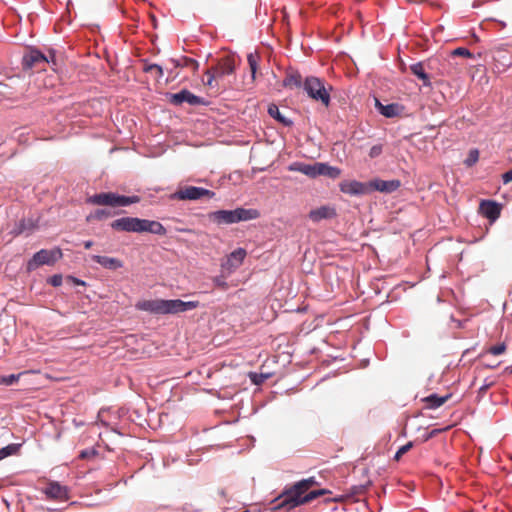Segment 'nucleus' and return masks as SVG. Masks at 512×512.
Masks as SVG:
<instances>
[{
    "instance_id": "1",
    "label": "nucleus",
    "mask_w": 512,
    "mask_h": 512,
    "mask_svg": "<svg viewBox=\"0 0 512 512\" xmlns=\"http://www.w3.org/2000/svg\"><path fill=\"white\" fill-rule=\"evenodd\" d=\"M314 477H309L296 482L293 486L286 489L278 498L273 501V509H284L290 511L291 509L309 503L314 499L330 493L329 490L319 489L308 492L310 488L317 485Z\"/></svg>"
},
{
    "instance_id": "2",
    "label": "nucleus",
    "mask_w": 512,
    "mask_h": 512,
    "mask_svg": "<svg viewBox=\"0 0 512 512\" xmlns=\"http://www.w3.org/2000/svg\"><path fill=\"white\" fill-rule=\"evenodd\" d=\"M198 301H182L180 299L164 300H142L136 303V308L153 314H178L196 309Z\"/></svg>"
},
{
    "instance_id": "3",
    "label": "nucleus",
    "mask_w": 512,
    "mask_h": 512,
    "mask_svg": "<svg viewBox=\"0 0 512 512\" xmlns=\"http://www.w3.org/2000/svg\"><path fill=\"white\" fill-rule=\"evenodd\" d=\"M110 226L118 232H149L160 236H164L167 233L166 228L160 222L137 217L118 218L111 222Z\"/></svg>"
},
{
    "instance_id": "4",
    "label": "nucleus",
    "mask_w": 512,
    "mask_h": 512,
    "mask_svg": "<svg viewBox=\"0 0 512 512\" xmlns=\"http://www.w3.org/2000/svg\"><path fill=\"white\" fill-rule=\"evenodd\" d=\"M288 170L302 173L310 178L326 176L331 179H336L341 175V170L338 167L330 166L322 162H315L313 164L293 162L288 166Z\"/></svg>"
},
{
    "instance_id": "5",
    "label": "nucleus",
    "mask_w": 512,
    "mask_h": 512,
    "mask_svg": "<svg viewBox=\"0 0 512 512\" xmlns=\"http://www.w3.org/2000/svg\"><path fill=\"white\" fill-rule=\"evenodd\" d=\"M259 217L256 209L237 208L235 210H218L210 212L208 218L217 225L234 224L241 221L253 220Z\"/></svg>"
},
{
    "instance_id": "6",
    "label": "nucleus",
    "mask_w": 512,
    "mask_h": 512,
    "mask_svg": "<svg viewBox=\"0 0 512 512\" xmlns=\"http://www.w3.org/2000/svg\"><path fill=\"white\" fill-rule=\"evenodd\" d=\"M235 68V56L227 55L220 58L215 66L206 70L205 75L207 79L204 80V85L211 89L218 87V80L226 75L233 74Z\"/></svg>"
},
{
    "instance_id": "7",
    "label": "nucleus",
    "mask_w": 512,
    "mask_h": 512,
    "mask_svg": "<svg viewBox=\"0 0 512 512\" xmlns=\"http://www.w3.org/2000/svg\"><path fill=\"white\" fill-rule=\"evenodd\" d=\"M303 88L310 98L328 107L330 104L331 86L326 87L324 82L314 76H309L303 83Z\"/></svg>"
},
{
    "instance_id": "8",
    "label": "nucleus",
    "mask_w": 512,
    "mask_h": 512,
    "mask_svg": "<svg viewBox=\"0 0 512 512\" xmlns=\"http://www.w3.org/2000/svg\"><path fill=\"white\" fill-rule=\"evenodd\" d=\"M139 201V196H122L112 192L98 193L88 198V202L91 204L111 207L128 206Z\"/></svg>"
},
{
    "instance_id": "9",
    "label": "nucleus",
    "mask_w": 512,
    "mask_h": 512,
    "mask_svg": "<svg viewBox=\"0 0 512 512\" xmlns=\"http://www.w3.org/2000/svg\"><path fill=\"white\" fill-rule=\"evenodd\" d=\"M493 60V71L496 73L505 72L512 66V45L501 44L489 51Z\"/></svg>"
},
{
    "instance_id": "10",
    "label": "nucleus",
    "mask_w": 512,
    "mask_h": 512,
    "mask_svg": "<svg viewBox=\"0 0 512 512\" xmlns=\"http://www.w3.org/2000/svg\"><path fill=\"white\" fill-rule=\"evenodd\" d=\"M168 100L171 104L181 106L188 104L189 106L206 105L207 101L204 98L196 96L187 89H183L177 93L168 94Z\"/></svg>"
},
{
    "instance_id": "11",
    "label": "nucleus",
    "mask_w": 512,
    "mask_h": 512,
    "mask_svg": "<svg viewBox=\"0 0 512 512\" xmlns=\"http://www.w3.org/2000/svg\"><path fill=\"white\" fill-rule=\"evenodd\" d=\"M214 196L215 193L213 191L195 186H186L176 191L173 195L174 198L179 200H197L202 197L213 198Z\"/></svg>"
},
{
    "instance_id": "12",
    "label": "nucleus",
    "mask_w": 512,
    "mask_h": 512,
    "mask_svg": "<svg viewBox=\"0 0 512 512\" xmlns=\"http://www.w3.org/2000/svg\"><path fill=\"white\" fill-rule=\"evenodd\" d=\"M50 60L39 50L32 49L22 58V66L25 70H43Z\"/></svg>"
},
{
    "instance_id": "13",
    "label": "nucleus",
    "mask_w": 512,
    "mask_h": 512,
    "mask_svg": "<svg viewBox=\"0 0 512 512\" xmlns=\"http://www.w3.org/2000/svg\"><path fill=\"white\" fill-rule=\"evenodd\" d=\"M62 255L60 250H45L42 249L34 254L33 258L28 262V269L32 270L41 265L53 264Z\"/></svg>"
},
{
    "instance_id": "14",
    "label": "nucleus",
    "mask_w": 512,
    "mask_h": 512,
    "mask_svg": "<svg viewBox=\"0 0 512 512\" xmlns=\"http://www.w3.org/2000/svg\"><path fill=\"white\" fill-rule=\"evenodd\" d=\"M339 189L342 193L350 196H360L369 194V182H360L357 180H344L340 182Z\"/></svg>"
},
{
    "instance_id": "15",
    "label": "nucleus",
    "mask_w": 512,
    "mask_h": 512,
    "mask_svg": "<svg viewBox=\"0 0 512 512\" xmlns=\"http://www.w3.org/2000/svg\"><path fill=\"white\" fill-rule=\"evenodd\" d=\"M48 499L66 501L69 499V489L56 481H50L42 489Z\"/></svg>"
},
{
    "instance_id": "16",
    "label": "nucleus",
    "mask_w": 512,
    "mask_h": 512,
    "mask_svg": "<svg viewBox=\"0 0 512 512\" xmlns=\"http://www.w3.org/2000/svg\"><path fill=\"white\" fill-rule=\"evenodd\" d=\"M401 186V182L398 179L393 180H382L375 178L369 181V191H379L381 193H392L398 190Z\"/></svg>"
},
{
    "instance_id": "17",
    "label": "nucleus",
    "mask_w": 512,
    "mask_h": 512,
    "mask_svg": "<svg viewBox=\"0 0 512 512\" xmlns=\"http://www.w3.org/2000/svg\"><path fill=\"white\" fill-rule=\"evenodd\" d=\"M247 255V252L243 248H238L231 252L226 260L221 264V267L223 270L228 271L231 273L238 267H240Z\"/></svg>"
},
{
    "instance_id": "18",
    "label": "nucleus",
    "mask_w": 512,
    "mask_h": 512,
    "mask_svg": "<svg viewBox=\"0 0 512 512\" xmlns=\"http://www.w3.org/2000/svg\"><path fill=\"white\" fill-rule=\"evenodd\" d=\"M479 211L484 217H486L490 221H495L500 216L501 207L495 201L482 200L479 206Z\"/></svg>"
},
{
    "instance_id": "19",
    "label": "nucleus",
    "mask_w": 512,
    "mask_h": 512,
    "mask_svg": "<svg viewBox=\"0 0 512 512\" xmlns=\"http://www.w3.org/2000/svg\"><path fill=\"white\" fill-rule=\"evenodd\" d=\"M309 218L313 222H319L323 219H330L336 216V211L334 208L329 206H321L319 208L313 209L309 212Z\"/></svg>"
},
{
    "instance_id": "20",
    "label": "nucleus",
    "mask_w": 512,
    "mask_h": 512,
    "mask_svg": "<svg viewBox=\"0 0 512 512\" xmlns=\"http://www.w3.org/2000/svg\"><path fill=\"white\" fill-rule=\"evenodd\" d=\"M376 107L383 116L388 118L400 115L404 109L403 106L398 103L384 105L378 99H376Z\"/></svg>"
},
{
    "instance_id": "21",
    "label": "nucleus",
    "mask_w": 512,
    "mask_h": 512,
    "mask_svg": "<svg viewBox=\"0 0 512 512\" xmlns=\"http://www.w3.org/2000/svg\"><path fill=\"white\" fill-rule=\"evenodd\" d=\"M92 260L100 264L102 267L110 270H117L123 267V262L113 257L93 255Z\"/></svg>"
},
{
    "instance_id": "22",
    "label": "nucleus",
    "mask_w": 512,
    "mask_h": 512,
    "mask_svg": "<svg viewBox=\"0 0 512 512\" xmlns=\"http://www.w3.org/2000/svg\"><path fill=\"white\" fill-rule=\"evenodd\" d=\"M410 71L418 79H420L424 86L430 87L431 81L429 75L426 73L424 62H418L410 66Z\"/></svg>"
},
{
    "instance_id": "23",
    "label": "nucleus",
    "mask_w": 512,
    "mask_h": 512,
    "mask_svg": "<svg viewBox=\"0 0 512 512\" xmlns=\"http://www.w3.org/2000/svg\"><path fill=\"white\" fill-rule=\"evenodd\" d=\"M303 83L302 77L297 71L288 72L283 80V86L290 89L300 88Z\"/></svg>"
},
{
    "instance_id": "24",
    "label": "nucleus",
    "mask_w": 512,
    "mask_h": 512,
    "mask_svg": "<svg viewBox=\"0 0 512 512\" xmlns=\"http://www.w3.org/2000/svg\"><path fill=\"white\" fill-rule=\"evenodd\" d=\"M268 113L272 118L276 119L281 125L290 126L293 124L292 121L288 117H286L275 104L269 105Z\"/></svg>"
},
{
    "instance_id": "25",
    "label": "nucleus",
    "mask_w": 512,
    "mask_h": 512,
    "mask_svg": "<svg viewBox=\"0 0 512 512\" xmlns=\"http://www.w3.org/2000/svg\"><path fill=\"white\" fill-rule=\"evenodd\" d=\"M141 62L143 64L142 69L145 73L152 74L156 80H159L163 77L164 71L160 65L154 64V63H149L148 60H146V59L142 60Z\"/></svg>"
},
{
    "instance_id": "26",
    "label": "nucleus",
    "mask_w": 512,
    "mask_h": 512,
    "mask_svg": "<svg viewBox=\"0 0 512 512\" xmlns=\"http://www.w3.org/2000/svg\"><path fill=\"white\" fill-rule=\"evenodd\" d=\"M449 399V395L440 397L437 394H432L423 400L427 403V408L429 409H436L443 405L447 400Z\"/></svg>"
},
{
    "instance_id": "27",
    "label": "nucleus",
    "mask_w": 512,
    "mask_h": 512,
    "mask_svg": "<svg viewBox=\"0 0 512 512\" xmlns=\"http://www.w3.org/2000/svg\"><path fill=\"white\" fill-rule=\"evenodd\" d=\"M172 61L176 67H187L193 72H195L199 67V63L195 59L186 56H182L181 58Z\"/></svg>"
},
{
    "instance_id": "28",
    "label": "nucleus",
    "mask_w": 512,
    "mask_h": 512,
    "mask_svg": "<svg viewBox=\"0 0 512 512\" xmlns=\"http://www.w3.org/2000/svg\"><path fill=\"white\" fill-rule=\"evenodd\" d=\"M20 444H9L7 445L6 447H3L2 449H0V460L8 457V456H11V455H15L18 453L19 449H20Z\"/></svg>"
},
{
    "instance_id": "29",
    "label": "nucleus",
    "mask_w": 512,
    "mask_h": 512,
    "mask_svg": "<svg viewBox=\"0 0 512 512\" xmlns=\"http://www.w3.org/2000/svg\"><path fill=\"white\" fill-rule=\"evenodd\" d=\"M259 58L260 57L257 53H249L247 56V61H248L253 79L256 78V72H257Z\"/></svg>"
},
{
    "instance_id": "30",
    "label": "nucleus",
    "mask_w": 512,
    "mask_h": 512,
    "mask_svg": "<svg viewBox=\"0 0 512 512\" xmlns=\"http://www.w3.org/2000/svg\"><path fill=\"white\" fill-rule=\"evenodd\" d=\"M479 160V151L478 149H471L468 153V157L464 160V164L467 167H472Z\"/></svg>"
},
{
    "instance_id": "31",
    "label": "nucleus",
    "mask_w": 512,
    "mask_h": 512,
    "mask_svg": "<svg viewBox=\"0 0 512 512\" xmlns=\"http://www.w3.org/2000/svg\"><path fill=\"white\" fill-rule=\"evenodd\" d=\"M109 216H110L109 211H107L105 209H97L96 211H94L87 217V221L102 220V219L108 218Z\"/></svg>"
},
{
    "instance_id": "32",
    "label": "nucleus",
    "mask_w": 512,
    "mask_h": 512,
    "mask_svg": "<svg viewBox=\"0 0 512 512\" xmlns=\"http://www.w3.org/2000/svg\"><path fill=\"white\" fill-rule=\"evenodd\" d=\"M451 55L452 56H459V57H466V58H472L473 57V54L470 52V50L465 48V47H458V48L454 49L451 52Z\"/></svg>"
},
{
    "instance_id": "33",
    "label": "nucleus",
    "mask_w": 512,
    "mask_h": 512,
    "mask_svg": "<svg viewBox=\"0 0 512 512\" xmlns=\"http://www.w3.org/2000/svg\"><path fill=\"white\" fill-rule=\"evenodd\" d=\"M506 351L505 343H501L495 346L490 347L487 352L492 355H501Z\"/></svg>"
},
{
    "instance_id": "34",
    "label": "nucleus",
    "mask_w": 512,
    "mask_h": 512,
    "mask_svg": "<svg viewBox=\"0 0 512 512\" xmlns=\"http://www.w3.org/2000/svg\"><path fill=\"white\" fill-rule=\"evenodd\" d=\"M249 377L255 385H261L268 378L267 375L257 373H250Z\"/></svg>"
},
{
    "instance_id": "35",
    "label": "nucleus",
    "mask_w": 512,
    "mask_h": 512,
    "mask_svg": "<svg viewBox=\"0 0 512 512\" xmlns=\"http://www.w3.org/2000/svg\"><path fill=\"white\" fill-rule=\"evenodd\" d=\"M47 282L49 284H51L52 286H54V287H58V286H60L62 284V276L59 275V274H55V275L51 276L47 280Z\"/></svg>"
},
{
    "instance_id": "36",
    "label": "nucleus",
    "mask_w": 512,
    "mask_h": 512,
    "mask_svg": "<svg viewBox=\"0 0 512 512\" xmlns=\"http://www.w3.org/2000/svg\"><path fill=\"white\" fill-rule=\"evenodd\" d=\"M19 377H20L19 374L18 375L11 374L8 376H4V385L9 386V385L16 383L18 381Z\"/></svg>"
},
{
    "instance_id": "37",
    "label": "nucleus",
    "mask_w": 512,
    "mask_h": 512,
    "mask_svg": "<svg viewBox=\"0 0 512 512\" xmlns=\"http://www.w3.org/2000/svg\"><path fill=\"white\" fill-rule=\"evenodd\" d=\"M381 153H382V145H381V144H377V145H374V146L370 149L369 156H370L371 158H376V157H378Z\"/></svg>"
},
{
    "instance_id": "38",
    "label": "nucleus",
    "mask_w": 512,
    "mask_h": 512,
    "mask_svg": "<svg viewBox=\"0 0 512 512\" xmlns=\"http://www.w3.org/2000/svg\"><path fill=\"white\" fill-rule=\"evenodd\" d=\"M213 282H214V284H215L217 287H219V288H221V289H223V290H225V289H227V288H228V284H227V283H226V281H225L224 279H222L221 277H216V278H214Z\"/></svg>"
},
{
    "instance_id": "39",
    "label": "nucleus",
    "mask_w": 512,
    "mask_h": 512,
    "mask_svg": "<svg viewBox=\"0 0 512 512\" xmlns=\"http://www.w3.org/2000/svg\"><path fill=\"white\" fill-rule=\"evenodd\" d=\"M413 442L412 441H409L408 443H406L405 445L401 446L398 450L400 451V454H406L408 451H410V449L413 447Z\"/></svg>"
},
{
    "instance_id": "40",
    "label": "nucleus",
    "mask_w": 512,
    "mask_h": 512,
    "mask_svg": "<svg viewBox=\"0 0 512 512\" xmlns=\"http://www.w3.org/2000/svg\"><path fill=\"white\" fill-rule=\"evenodd\" d=\"M96 454V452L94 450H83L81 451L80 453V458L82 459H86V458H89L90 456H94Z\"/></svg>"
},
{
    "instance_id": "41",
    "label": "nucleus",
    "mask_w": 512,
    "mask_h": 512,
    "mask_svg": "<svg viewBox=\"0 0 512 512\" xmlns=\"http://www.w3.org/2000/svg\"><path fill=\"white\" fill-rule=\"evenodd\" d=\"M502 178H503V182L505 184L511 182L512 181V169L507 171L506 173H504Z\"/></svg>"
},
{
    "instance_id": "42",
    "label": "nucleus",
    "mask_w": 512,
    "mask_h": 512,
    "mask_svg": "<svg viewBox=\"0 0 512 512\" xmlns=\"http://www.w3.org/2000/svg\"><path fill=\"white\" fill-rule=\"evenodd\" d=\"M77 285H85V282L74 277H69Z\"/></svg>"
},
{
    "instance_id": "43",
    "label": "nucleus",
    "mask_w": 512,
    "mask_h": 512,
    "mask_svg": "<svg viewBox=\"0 0 512 512\" xmlns=\"http://www.w3.org/2000/svg\"><path fill=\"white\" fill-rule=\"evenodd\" d=\"M25 230H26V224H25V221H22V222L20 223V228H19L18 233H22V232H23V231H25Z\"/></svg>"
},
{
    "instance_id": "44",
    "label": "nucleus",
    "mask_w": 512,
    "mask_h": 512,
    "mask_svg": "<svg viewBox=\"0 0 512 512\" xmlns=\"http://www.w3.org/2000/svg\"><path fill=\"white\" fill-rule=\"evenodd\" d=\"M92 245H93V242L91 240H88V241L84 242V247L86 249H90L92 247Z\"/></svg>"
},
{
    "instance_id": "45",
    "label": "nucleus",
    "mask_w": 512,
    "mask_h": 512,
    "mask_svg": "<svg viewBox=\"0 0 512 512\" xmlns=\"http://www.w3.org/2000/svg\"><path fill=\"white\" fill-rule=\"evenodd\" d=\"M403 456V454H400V451L398 450L394 456V459L396 461H399L401 459V457Z\"/></svg>"
},
{
    "instance_id": "46",
    "label": "nucleus",
    "mask_w": 512,
    "mask_h": 512,
    "mask_svg": "<svg viewBox=\"0 0 512 512\" xmlns=\"http://www.w3.org/2000/svg\"><path fill=\"white\" fill-rule=\"evenodd\" d=\"M488 388H489V385H483V386L480 388V391H481V392H485Z\"/></svg>"
},
{
    "instance_id": "47",
    "label": "nucleus",
    "mask_w": 512,
    "mask_h": 512,
    "mask_svg": "<svg viewBox=\"0 0 512 512\" xmlns=\"http://www.w3.org/2000/svg\"><path fill=\"white\" fill-rule=\"evenodd\" d=\"M506 371H508L510 374H512V365L506 368Z\"/></svg>"
},
{
    "instance_id": "48",
    "label": "nucleus",
    "mask_w": 512,
    "mask_h": 512,
    "mask_svg": "<svg viewBox=\"0 0 512 512\" xmlns=\"http://www.w3.org/2000/svg\"><path fill=\"white\" fill-rule=\"evenodd\" d=\"M0 385H4V376H0Z\"/></svg>"
},
{
    "instance_id": "49",
    "label": "nucleus",
    "mask_w": 512,
    "mask_h": 512,
    "mask_svg": "<svg viewBox=\"0 0 512 512\" xmlns=\"http://www.w3.org/2000/svg\"><path fill=\"white\" fill-rule=\"evenodd\" d=\"M220 495H221L222 497H226V492H225L224 490H221V491H220Z\"/></svg>"
},
{
    "instance_id": "50",
    "label": "nucleus",
    "mask_w": 512,
    "mask_h": 512,
    "mask_svg": "<svg viewBox=\"0 0 512 512\" xmlns=\"http://www.w3.org/2000/svg\"><path fill=\"white\" fill-rule=\"evenodd\" d=\"M436 433H437V431H436V430H433V431L430 433V437H431V436H434Z\"/></svg>"
},
{
    "instance_id": "51",
    "label": "nucleus",
    "mask_w": 512,
    "mask_h": 512,
    "mask_svg": "<svg viewBox=\"0 0 512 512\" xmlns=\"http://www.w3.org/2000/svg\"><path fill=\"white\" fill-rule=\"evenodd\" d=\"M29 229L31 230L33 228V223L31 221H29Z\"/></svg>"
}]
</instances>
